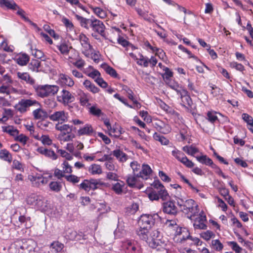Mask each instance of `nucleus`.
<instances>
[{"label":"nucleus","instance_id":"1","mask_svg":"<svg viewBox=\"0 0 253 253\" xmlns=\"http://www.w3.org/2000/svg\"><path fill=\"white\" fill-rule=\"evenodd\" d=\"M177 204L180 211L191 220H192V217L196 216L200 211L198 205L194 200L191 199L184 200L179 198L177 200Z\"/></svg>","mask_w":253,"mask_h":253},{"label":"nucleus","instance_id":"2","mask_svg":"<svg viewBox=\"0 0 253 253\" xmlns=\"http://www.w3.org/2000/svg\"><path fill=\"white\" fill-rule=\"evenodd\" d=\"M14 246L18 250V253H33L37 245L33 239H23L15 242Z\"/></svg>","mask_w":253,"mask_h":253},{"label":"nucleus","instance_id":"3","mask_svg":"<svg viewBox=\"0 0 253 253\" xmlns=\"http://www.w3.org/2000/svg\"><path fill=\"white\" fill-rule=\"evenodd\" d=\"M34 88L37 94L42 98L54 95L59 90V87L57 85L48 84L35 86Z\"/></svg>","mask_w":253,"mask_h":253},{"label":"nucleus","instance_id":"4","mask_svg":"<svg viewBox=\"0 0 253 253\" xmlns=\"http://www.w3.org/2000/svg\"><path fill=\"white\" fill-rule=\"evenodd\" d=\"M167 241L163 238L161 232L158 229H151L148 243L152 248L165 246L166 245Z\"/></svg>","mask_w":253,"mask_h":253},{"label":"nucleus","instance_id":"5","mask_svg":"<svg viewBox=\"0 0 253 253\" xmlns=\"http://www.w3.org/2000/svg\"><path fill=\"white\" fill-rule=\"evenodd\" d=\"M159 219L160 216L157 213L143 214L138 220V226L152 229L156 222Z\"/></svg>","mask_w":253,"mask_h":253},{"label":"nucleus","instance_id":"6","mask_svg":"<svg viewBox=\"0 0 253 253\" xmlns=\"http://www.w3.org/2000/svg\"><path fill=\"white\" fill-rule=\"evenodd\" d=\"M82 46V52L86 57H90L91 50H93L92 46L90 44L89 39L84 34H81L78 37Z\"/></svg>","mask_w":253,"mask_h":253},{"label":"nucleus","instance_id":"7","mask_svg":"<svg viewBox=\"0 0 253 253\" xmlns=\"http://www.w3.org/2000/svg\"><path fill=\"white\" fill-rule=\"evenodd\" d=\"M40 103L35 99H22L16 104V109L21 113H25L32 106H39Z\"/></svg>","mask_w":253,"mask_h":253},{"label":"nucleus","instance_id":"8","mask_svg":"<svg viewBox=\"0 0 253 253\" xmlns=\"http://www.w3.org/2000/svg\"><path fill=\"white\" fill-rule=\"evenodd\" d=\"M57 101L66 106L73 102L75 100L74 95L68 90L63 89L60 94L57 97Z\"/></svg>","mask_w":253,"mask_h":253},{"label":"nucleus","instance_id":"9","mask_svg":"<svg viewBox=\"0 0 253 253\" xmlns=\"http://www.w3.org/2000/svg\"><path fill=\"white\" fill-rule=\"evenodd\" d=\"M138 173L137 174H129L126 178V181L128 186L130 187H136L138 189H141L143 187L142 182L139 180Z\"/></svg>","mask_w":253,"mask_h":253},{"label":"nucleus","instance_id":"10","mask_svg":"<svg viewBox=\"0 0 253 253\" xmlns=\"http://www.w3.org/2000/svg\"><path fill=\"white\" fill-rule=\"evenodd\" d=\"M193 221V226L196 229H206L207 225L206 222H207V217L204 214L203 211H201L199 213H198Z\"/></svg>","mask_w":253,"mask_h":253},{"label":"nucleus","instance_id":"11","mask_svg":"<svg viewBox=\"0 0 253 253\" xmlns=\"http://www.w3.org/2000/svg\"><path fill=\"white\" fill-rule=\"evenodd\" d=\"M123 247L128 253H142V249L134 241L127 240L123 243Z\"/></svg>","mask_w":253,"mask_h":253},{"label":"nucleus","instance_id":"12","mask_svg":"<svg viewBox=\"0 0 253 253\" xmlns=\"http://www.w3.org/2000/svg\"><path fill=\"white\" fill-rule=\"evenodd\" d=\"M12 59L20 66H25L29 63L30 56L26 53L20 52L14 54Z\"/></svg>","mask_w":253,"mask_h":253},{"label":"nucleus","instance_id":"13","mask_svg":"<svg viewBox=\"0 0 253 253\" xmlns=\"http://www.w3.org/2000/svg\"><path fill=\"white\" fill-rule=\"evenodd\" d=\"M49 118L52 121L64 123L68 121V114L63 110L58 111L54 112Z\"/></svg>","mask_w":253,"mask_h":253},{"label":"nucleus","instance_id":"14","mask_svg":"<svg viewBox=\"0 0 253 253\" xmlns=\"http://www.w3.org/2000/svg\"><path fill=\"white\" fill-rule=\"evenodd\" d=\"M163 211L168 214L174 215L177 213V208L174 202L169 201L163 203Z\"/></svg>","mask_w":253,"mask_h":253},{"label":"nucleus","instance_id":"15","mask_svg":"<svg viewBox=\"0 0 253 253\" xmlns=\"http://www.w3.org/2000/svg\"><path fill=\"white\" fill-rule=\"evenodd\" d=\"M90 28L94 32L97 33L101 36L103 35L105 26L102 21L93 18L91 22Z\"/></svg>","mask_w":253,"mask_h":253},{"label":"nucleus","instance_id":"16","mask_svg":"<svg viewBox=\"0 0 253 253\" xmlns=\"http://www.w3.org/2000/svg\"><path fill=\"white\" fill-rule=\"evenodd\" d=\"M151 229L149 228L139 226V228L136 231V233L141 240L148 243Z\"/></svg>","mask_w":253,"mask_h":253},{"label":"nucleus","instance_id":"17","mask_svg":"<svg viewBox=\"0 0 253 253\" xmlns=\"http://www.w3.org/2000/svg\"><path fill=\"white\" fill-rule=\"evenodd\" d=\"M181 98V104L187 108L191 107L192 105V99L186 89H183L182 93L179 95Z\"/></svg>","mask_w":253,"mask_h":253},{"label":"nucleus","instance_id":"18","mask_svg":"<svg viewBox=\"0 0 253 253\" xmlns=\"http://www.w3.org/2000/svg\"><path fill=\"white\" fill-rule=\"evenodd\" d=\"M190 237L191 236L188 230L186 228H180L176 231L175 239H176L177 242H182L187 239H190Z\"/></svg>","mask_w":253,"mask_h":253},{"label":"nucleus","instance_id":"19","mask_svg":"<svg viewBox=\"0 0 253 253\" xmlns=\"http://www.w3.org/2000/svg\"><path fill=\"white\" fill-rule=\"evenodd\" d=\"M37 151L41 154L53 160H56L57 158L56 154L53 150L45 148L43 147H40L38 148Z\"/></svg>","mask_w":253,"mask_h":253},{"label":"nucleus","instance_id":"20","mask_svg":"<svg viewBox=\"0 0 253 253\" xmlns=\"http://www.w3.org/2000/svg\"><path fill=\"white\" fill-rule=\"evenodd\" d=\"M16 74L19 79L26 82L27 84L31 85L35 84V80L30 76L28 73L17 72Z\"/></svg>","mask_w":253,"mask_h":253},{"label":"nucleus","instance_id":"21","mask_svg":"<svg viewBox=\"0 0 253 253\" xmlns=\"http://www.w3.org/2000/svg\"><path fill=\"white\" fill-rule=\"evenodd\" d=\"M94 132V130L90 124H85L84 127L80 128L78 130V134L79 136L81 135H88V136H91L93 135V133Z\"/></svg>","mask_w":253,"mask_h":253},{"label":"nucleus","instance_id":"22","mask_svg":"<svg viewBox=\"0 0 253 253\" xmlns=\"http://www.w3.org/2000/svg\"><path fill=\"white\" fill-rule=\"evenodd\" d=\"M72 126L65 124L63 123H58L55 125V128L61 133H71L72 132Z\"/></svg>","mask_w":253,"mask_h":253},{"label":"nucleus","instance_id":"23","mask_svg":"<svg viewBox=\"0 0 253 253\" xmlns=\"http://www.w3.org/2000/svg\"><path fill=\"white\" fill-rule=\"evenodd\" d=\"M0 6L12 10H17L18 8V5L13 0H0Z\"/></svg>","mask_w":253,"mask_h":253},{"label":"nucleus","instance_id":"24","mask_svg":"<svg viewBox=\"0 0 253 253\" xmlns=\"http://www.w3.org/2000/svg\"><path fill=\"white\" fill-rule=\"evenodd\" d=\"M112 155L121 163H124L128 159V156L120 149H116L112 152Z\"/></svg>","mask_w":253,"mask_h":253},{"label":"nucleus","instance_id":"25","mask_svg":"<svg viewBox=\"0 0 253 253\" xmlns=\"http://www.w3.org/2000/svg\"><path fill=\"white\" fill-rule=\"evenodd\" d=\"M75 17L79 21L80 25L82 27L87 30L90 28L93 19H87L77 14H76Z\"/></svg>","mask_w":253,"mask_h":253},{"label":"nucleus","instance_id":"26","mask_svg":"<svg viewBox=\"0 0 253 253\" xmlns=\"http://www.w3.org/2000/svg\"><path fill=\"white\" fill-rule=\"evenodd\" d=\"M125 186V183L124 181L118 180V181L112 184V189L118 195H121L123 193V190Z\"/></svg>","mask_w":253,"mask_h":253},{"label":"nucleus","instance_id":"27","mask_svg":"<svg viewBox=\"0 0 253 253\" xmlns=\"http://www.w3.org/2000/svg\"><path fill=\"white\" fill-rule=\"evenodd\" d=\"M152 172V169L148 165L143 164L142 166L141 170L138 172L139 176L143 179H147Z\"/></svg>","mask_w":253,"mask_h":253},{"label":"nucleus","instance_id":"28","mask_svg":"<svg viewBox=\"0 0 253 253\" xmlns=\"http://www.w3.org/2000/svg\"><path fill=\"white\" fill-rule=\"evenodd\" d=\"M59 79L62 84L69 87H72L74 85L75 83L73 80L67 75L60 74Z\"/></svg>","mask_w":253,"mask_h":253},{"label":"nucleus","instance_id":"29","mask_svg":"<svg viewBox=\"0 0 253 253\" xmlns=\"http://www.w3.org/2000/svg\"><path fill=\"white\" fill-rule=\"evenodd\" d=\"M79 99L81 106H87L90 105L89 103V95L87 93L81 91V93L79 94Z\"/></svg>","mask_w":253,"mask_h":253},{"label":"nucleus","instance_id":"30","mask_svg":"<svg viewBox=\"0 0 253 253\" xmlns=\"http://www.w3.org/2000/svg\"><path fill=\"white\" fill-rule=\"evenodd\" d=\"M41 195L32 194L27 197L26 202L27 204L34 206L35 208L38 203L39 199L41 198Z\"/></svg>","mask_w":253,"mask_h":253},{"label":"nucleus","instance_id":"31","mask_svg":"<svg viewBox=\"0 0 253 253\" xmlns=\"http://www.w3.org/2000/svg\"><path fill=\"white\" fill-rule=\"evenodd\" d=\"M83 85L87 90L93 93H98L100 90L99 88L96 87L93 84L88 80H86L84 81Z\"/></svg>","mask_w":253,"mask_h":253},{"label":"nucleus","instance_id":"32","mask_svg":"<svg viewBox=\"0 0 253 253\" xmlns=\"http://www.w3.org/2000/svg\"><path fill=\"white\" fill-rule=\"evenodd\" d=\"M68 59L71 63L78 69H82L85 64V61L80 57H78L77 58L74 59L72 57L69 56Z\"/></svg>","mask_w":253,"mask_h":253},{"label":"nucleus","instance_id":"33","mask_svg":"<svg viewBox=\"0 0 253 253\" xmlns=\"http://www.w3.org/2000/svg\"><path fill=\"white\" fill-rule=\"evenodd\" d=\"M108 131L110 135H113L116 138H119L124 132L120 126L116 125L114 126L113 127H111V129H109Z\"/></svg>","mask_w":253,"mask_h":253},{"label":"nucleus","instance_id":"34","mask_svg":"<svg viewBox=\"0 0 253 253\" xmlns=\"http://www.w3.org/2000/svg\"><path fill=\"white\" fill-rule=\"evenodd\" d=\"M75 135L72 132L71 133H60L58 135L57 139L62 143L72 140Z\"/></svg>","mask_w":253,"mask_h":253},{"label":"nucleus","instance_id":"35","mask_svg":"<svg viewBox=\"0 0 253 253\" xmlns=\"http://www.w3.org/2000/svg\"><path fill=\"white\" fill-rule=\"evenodd\" d=\"M33 115L35 119H43L47 117V112L41 108H38L33 111Z\"/></svg>","mask_w":253,"mask_h":253},{"label":"nucleus","instance_id":"36","mask_svg":"<svg viewBox=\"0 0 253 253\" xmlns=\"http://www.w3.org/2000/svg\"><path fill=\"white\" fill-rule=\"evenodd\" d=\"M42 211H45L48 208L47 200H46L42 196L39 199L38 203L35 208Z\"/></svg>","mask_w":253,"mask_h":253},{"label":"nucleus","instance_id":"37","mask_svg":"<svg viewBox=\"0 0 253 253\" xmlns=\"http://www.w3.org/2000/svg\"><path fill=\"white\" fill-rule=\"evenodd\" d=\"M211 248L216 252H220L223 249V245L218 239L212 240L210 245Z\"/></svg>","mask_w":253,"mask_h":253},{"label":"nucleus","instance_id":"38","mask_svg":"<svg viewBox=\"0 0 253 253\" xmlns=\"http://www.w3.org/2000/svg\"><path fill=\"white\" fill-rule=\"evenodd\" d=\"M88 171L89 173L93 175H99L102 173L101 167L96 164L90 165L88 168Z\"/></svg>","mask_w":253,"mask_h":253},{"label":"nucleus","instance_id":"39","mask_svg":"<svg viewBox=\"0 0 253 253\" xmlns=\"http://www.w3.org/2000/svg\"><path fill=\"white\" fill-rule=\"evenodd\" d=\"M101 67L105 70L107 74H109L112 77L117 78L118 77V74L116 70L107 64L104 63L102 64Z\"/></svg>","mask_w":253,"mask_h":253},{"label":"nucleus","instance_id":"40","mask_svg":"<svg viewBox=\"0 0 253 253\" xmlns=\"http://www.w3.org/2000/svg\"><path fill=\"white\" fill-rule=\"evenodd\" d=\"M41 66V62L38 59H32L28 65L29 69L34 72H38Z\"/></svg>","mask_w":253,"mask_h":253},{"label":"nucleus","instance_id":"41","mask_svg":"<svg viewBox=\"0 0 253 253\" xmlns=\"http://www.w3.org/2000/svg\"><path fill=\"white\" fill-rule=\"evenodd\" d=\"M0 159L9 163H11L12 160L11 155L6 149H2L0 151Z\"/></svg>","mask_w":253,"mask_h":253},{"label":"nucleus","instance_id":"42","mask_svg":"<svg viewBox=\"0 0 253 253\" xmlns=\"http://www.w3.org/2000/svg\"><path fill=\"white\" fill-rule=\"evenodd\" d=\"M218 114L219 115H221L220 113H217L216 112L213 111H210L208 112L207 114V119L212 124H214L216 121L218 120V117L216 115Z\"/></svg>","mask_w":253,"mask_h":253},{"label":"nucleus","instance_id":"43","mask_svg":"<svg viewBox=\"0 0 253 253\" xmlns=\"http://www.w3.org/2000/svg\"><path fill=\"white\" fill-rule=\"evenodd\" d=\"M197 160L201 163L203 164H205L207 166H211L213 165V163L212 160L208 157L207 156H202L201 157H196Z\"/></svg>","mask_w":253,"mask_h":253},{"label":"nucleus","instance_id":"44","mask_svg":"<svg viewBox=\"0 0 253 253\" xmlns=\"http://www.w3.org/2000/svg\"><path fill=\"white\" fill-rule=\"evenodd\" d=\"M153 138L155 140L159 141L162 145H167L169 143V140L168 139L157 132L154 133Z\"/></svg>","mask_w":253,"mask_h":253},{"label":"nucleus","instance_id":"45","mask_svg":"<svg viewBox=\"0 0 253 253\" xmlns=\"http://www.w3.org/2000/svg\"><path fill=\"white\" fill-rule=\"evenodd\" d=\"M40 175H29L28 179L32 182L33 186L39 187L40 186Z\"/></svg>","mask_w":253,"mask_h":253},{"label":"nucleus","instance_id":"46","mask_svg":"<svg viewBox=\"0 0 253 253\" xmlns=\"http://www.w3.org/2000/svg\"><path fill=\"white\" fill-rule=\"evenodd\" d=\"M3 130L9 134L10 135L15 136L18 135V130L15 128L13 126H9L2 127Z\"/></svg>","mask_w":253,"mask_h":253},{"label":"nucleus","instance_id":"47","mask_svg":"<svg viewBox=\"0 0 253 253\" xmlns=\"http://www.w3.org/2000/svg\"><path fill=\"white\" fill-rule=\"evenodd\" d=\"M182 150L187 154L191 156H194L199 151L198 148L192 146H185L183 147Z\"/></svg>","mask_w":253,"mask_h":253},{"label":"nucleus","instance_id":"48","mask_svg":"<svg viewBox=\"0 0 253 253\" xmlns=\"http://www.w3.org/2000/svg\"><path fill=\"white\" fill-rule=\"evenodd\" d=\"M91 8L93 12L99 18L103 19L106 17V12L101 8L92 7Z\"/></svg>","mask_w":253,"mask_h":253},{"label":"nucleus","instance_id":"49","mask_svg":"<svg viewBox=\"0 0 253 253\" xmlns=\"http://www.w3.org/2000/svg\"><path fill=\"white\" fill-rule=\"evenodd\" d=\"M200 236L206 241H209L215 237V234L211 231L207 230L202 232L200 234Z\"/></svg>","mask_w":253,"mask_h":253},{"label":"nucleus","instance_id":"50","mask_svg":"<svg viewBox=\"0 0 253 253\" xmlns=\"http://www.w3.org/2000/svg\"><path fill=\"white\" fill-rule=\"evenodd\" d=\"M50 248L54 250L56 253H58L62 250L64 245L58 241H55L50 245Z\"/></svg>","mask_w":253,"mask_h":253},{"label":"nucleus","instance_id":"51","mask_svg":"<svg viewBox=\"0 0 253 253\" xmlns=\"http://www.w3.org/2000/svg\"><path fill=\"white\" fill-rule=\"evenodd\" d=\"M171 154L175 159H176L178 161L180 162L185 156L182 152L178 150L177 149H174L173 150H172Z\"/></svg>","mask_w":253,"mask_h":253},{"label":"nucleus","instance_id":"52","mask_svg":"<svg viewBox=\"0 0 253 253\" xmlns=\"http://www.w3.org/2000/svg\"><path fill=\"white\" fill-rule=\"evenodd\" d=\"M50 189L53 191L56 192H59L62 188L61 183L57 181H52L49 183Z\"/></svg>","mask_w":253,"mask_h":253},{"label":"nucleus","instance_id":"53","mask_svg":"<svg viewBox=\"0 0 253 253\" xmlns=\"http://www.w3.org/2000/svg\"><path fill=\"white\" fill-rule=\"evenodd\" d=\"M57 47L62 54H67L69 52L70 49L71 48V47H69L68 45L64 43L57 45Z\"/></svg>","mask_w":253,"mask_h":253},{"label":"nucleus","instance_id":"54","mask_svg":"<svg viewBox=\"0 0 253 253\" xmlns=\"http://www.w3.org/2000/svg\"><path fill=\"white\" fill-rule=\"evenodd\" d=\"M169 85L171 89L175 90L178 95L182 93L183 89H185L181 86H180L178 83L175 82L169 83Z\"/></svg>","mask_w":253,"mask_h":253},{"label":"nucleus","instance_id":"55","mask_svg":"<svg viewBox=\"0 0 253 253\" xmlns=\"http://www.w3.org/2000/svg\"><path fill=\"white\" fill-rule=\"evenodd\" d=\"M17 9L18 10L17 11V14L20 16L25 21H27L30 23L32 25L34 26H37L36 24L33 23L27 17L25 16V11L22 9L20 8L18 5Z\"/></svg>","mask_w":253,"mask_h":253},{"label":"nucleus","instance_id":"56","mask_svg":"<svg viewBox=\"0 0 253 253\" xmlns=\"http://www.w3.org/2000/svg\"><path fill=\"white\" fill-rule=\"evenodd\" d=\"M158 194L159 195V198L160 197L163 200H167L168 197V193L163 186L159 190L157 191Z\"/></svg>","mask_w":253,"mask_h":253},{"label":"nucleus","instance_id":"57","mask_svg":"<svg viewBox=\"0 0 253 253\" xmlns=\"http://www.w3.org/2000/svg\"><path fill=\"white\" fill-rule=\"evenodd\" d=\"M94 62L98 63L100 61V54L99 51L91 50L90 53V57Z\"/></svg>","mask_w":253,"mask_h":253},{"label":"nucleus","instance_id":"58","mask_svg":"<svg viewBox=\"0 0 253 253\" xmlns=\"http://www.w3.org/2000/svg\"><path fill=\"white\" fill-rule=\"evenodd\" d=\"M130 166L133 170V174H137V172H139L140 168H142V166L137 161L132 162L130 164Z\"/></svg>","mask_w":253,"mask_h":253},{"label":"nucleus","instance_id":"59","mask_svg":"<svg viewBox=\"0 0 253 253\" xmlns=\"http://www.w3.org/2000/svg\"><path fill=\"white\" fill-rule=\"evenodd\" d=\"M162 125L159 126V130L163 133L166 134L170 131V127L168 124L162 123Z\"/></svg>","mask_w":253,"mask_h":253},{"label":"nucleus","instance_id":"60","mask_svg":"<svg viewBox=\"0 0 253 253\" xmlns=\"http://www.w3.org/2000/svg\"><path fill=\"white\" fill-rule=\"evenodd\" d=\"M78 186L80 189H83L86 192L90 191L89 181L88 180H84Z\"/></svg>","mask_w":253,"mask_h":253},{"label":"nucleus","instance_id":"61","mask_svg":"<svg viewBox=\"0 0 253 253\" xmlns=\"http://www.w3.org/2000/svg\"><path fill=\"white\" fill-rule=\"evenodd\" d=\"M43 28L45 31H46L51 37L54 38L55 39H58L59 36L55 33V31L51 29L50 27L48 25H44Z\"/></svg>","mask_w":253,"mask_h":253},{"label":"nucleus","instance_id":"62","mask_svg":"<svg viewBox=\"0 0 253 253\" xmlns=\"http://www.w3.org/2000/svg\"><path fill=\"white\" fill-rule=\"evenodd\" d=\"M228 245L231 246L232 249L236 253H240L242 249L236 242L234 241L229 242Z\"/></svg>","mask_w":253,"mask_h":253},{"label":"nucleus","instance_id":"63","mask_svg":"<svg viewBox=\"0 0 253 253\" xmlns=\"http://www.w3.org/2000/svg\"><path fill=\"white\" fill-rule=\"evenodd\" d=\"M65 178L68 181L72 182L73 184L78 183L80 179V177L73 174L65 176Z\"/></svg>","mask_w":253,"mask_h":253},{"label":"nucleus","instance_id":"64","mask_svg":"<svg viewBox=\"0 0 253 253\" xmlns=\"http://www.w3.org/2000/svg\"><path fill=\"white\" fill-rule=\"evenodd\" d=\"M90 190H95L98 188V186L101 185V184L96 179H91L89 180Z\"/></svg>","mask_w":253,"mask_h":253}]
</instances>
